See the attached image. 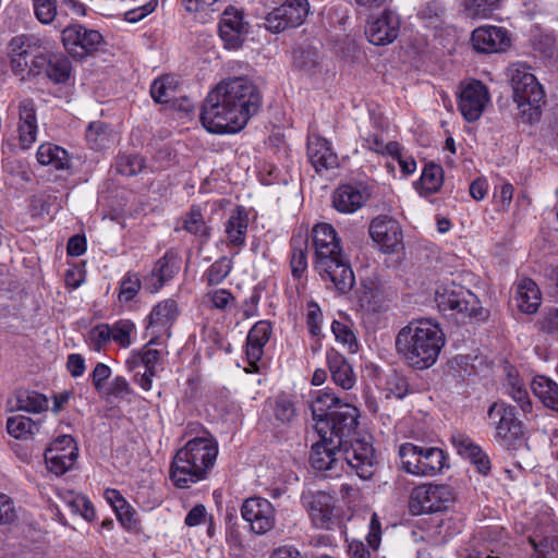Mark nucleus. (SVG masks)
Segmentation results:
<instances>
[{
	"label": "nucleus",
	"mask_w": 558,
	"mask_h": 558,
	"mask_svg": "<svg viewBox=\"0 0 558 558\" xmlns=\"http://www.w3.org/2000/svg\"><path fill=\"white\" fill-rule=\"evenodd\" d=\"M262 97L258 87L246 76L221 81L202 105L201 121L210 133L241 131L258 112Z\"/></svg>",
	"instance_id": "obj_1"
},
{
	"label": "nucleus",
	"mask_w": 558,
	"mask_h": 558,
	"mask_svg": "<svg viewBox=\"0 0 558 558\" xmlns=\"http://www.w3.org/2000/svg\"><path fill=\"white\" fill-rule=\"evenodd\" d=\"M343 461L362 480H369L377 464L373 445L366 440H356L345 449L338 447L330 437L312 445L310 463L314 470L336 476L342 471Z\"/></svg>",
	"instance_id": "obj_2"
},
{
	"label": "nucleus",
	"mask_w": 558,
	"mask_h": 558,
	"mask_svg": "<svg viewBox=\"0 0 558 558\" xmlns=\"http://www.w3.org/2000/svg\"><path fill=\"white\" fill-rule=\"evenodd\" d=\"M444 345L445 335L441 328L429 319L409 323L399 330L395 341L398 356L415 369L433 366Z\"/></svg>",
	"instance_id": "obj_3"
},
{
	"label": "nucleus",
	"mask_w": 558,
	"mask_h": 558,
	"mask_svg": "<svg viewBox=\"0 0 558 558\" xmlns=\"http://www.w3.org/2000/svg\"><path fill=\"white\" fill-rule=\"evenodd\" d=\"M313 243L316 256L315 269L323 281L330 282L341 294L348 293L354 287L355 277L349 260L342 253L335 228L326 222L315 225Z\"/></svg>",
	"instance_id": "obj_4"
},
{
	"label": "nucleus",
	"mask_w": 558,
	"mask_h": 558,
	"mask_svg": "<svg viewBox=\"0 0 558 558\" xmlns=\"http://www.w3.org/2000/svg\"><path fill=\"white\" fill-rule=\"evenodd\" d=\"M218 456V445L209 437H195L179 449L170 465V480L178 488L208 477Z\"/></svg>",
	"instance_id": "obj_5"
},
{
	"label": "nucleus",
	"mask_w": 558,
	"mask_h": 558,
	"mask_svg": "<svg viewBox=\"0 0 558 558\" xmlns=\"http://www.w3.org/2000/svg\"><path fill=\"white\" fill-rule=\"evenodd\" d=\"M508 76L513 89V100L520 109L522 119L529 123L538 120L541 104L545 98L542 85L523 63L512 64L508 69Z\"/></svg>",
	"instance_id": "obj_6"
},
{
	"label": "nucleus",
	"mask_w": 558,
	"mask_h": 558,
	"mask_svg": "<svg viewBox=\"0 0 558 558\" xmlns=\"http://www.w3.org/2000/svg\"><path fill=\"white\" fill-rule=\"evenodd\" d=\"M360 412L357 408L349 403H341L328 417L317 418L315 429L320 438L329 437L338 447L348 448L352 442L362 440L355 437L359 425Z\"/></svg>",
	"instance_id": "obj_7"
},
{
	"label": "nucleus",
	"mask_w": 558,
	"mask_h": 558,
	"mask_svg": "<svg viewBox=\"0 0 558 558\" xmlns=\"http://www.w3.org/2000/svg\"><path fill=\"white\" fill-rule=\"evenodd\" d=\"M435 301L438 308L456 320L483 319V307L477 296L469 289L451 282L436 291Z\"/></svg>",
	"instance_id": "obj_8"
},
{
	"label": "nucleus",
	"mask_w": 558,
	"mask_h": 558,
	"mask_svg": "<svg viewBox=\"0 0 558 558\" xmlns=\"http://www.w3.org/2000/svg\"><path fill=\"white\" fill-rule=\"evenodd\" d=\"M301 504L312 525L317 530L332 531L341 523L342 508L337 498L324 490H304Z\"/></svg>",
	"instance_id": "obj_9"
},
{
	"label": "nucleus",
	"mask_w": 558,
	"mask_h": 558,
	"mask_svg": "<svg viewBox=\"0 0 558 558\" xmlns=\"http://www.w3.org/2000/svg\"><path fill=\"white\" fill-rule=\"evenodd\" d=\"M488 416L496 424L495 438L507 450H515L523 441L524 428L515 414V409L504 402H494Z\"/></svg>",
	"instance_id": "obj_10"
},
{
	"label": "nucleus",
	"mask_w": 558,
	"mask_h": 558,
	"mask_svg": "<svg viewBox=\"0 0 558 558\" xmlns=\"http://www.w3.org/2000/svg\"><path fill=\"white\" fill-rule=\"evenodd\" d=\"M453 500V494L447 485H422L414 488L410 496L409 507L414 515L440 512Z\"/></svg>",
	"instance_id": "obj_11"
},
{
	"label": "nucleus",
	"mask_w": 558,
	"mask_h": 558,
	"mask_svg": "<svg viewBox=\"0 0 558 558\" xmlns=\"http://www.w3.org/2000/svg\"><path fill=\"white\" fill-rule=\"evenodd\" d=\"M62 43L73 58L82 60L98 50L104 37L98 31L73 24L62 31Z\"/></svg>",
	"instance_id": "obj_12"
},
{
	"label": "nucleus",
	"mask_w": 558,
	"mask_h": 558,
	"mask_svg": "<svg viewBox=\"0 0 558 558\" xmlns=\"http://www.w3.org/2000/svg\"><path fill=\"white\" fill-rule=\"evenodd\" d=\"M310 13L307 0H284L265 17V26L272 33H280L304 23Z\"/></svg>",
	"instance_id": "obj_13"
},
{
	"label": "nucleus",
	"mask_w": 558,
	"mask_h": 558,
	"mask_svg": "<svg viewBox=\"0 0 558 558\" xmlns=\"http://www.w3.org/2000/svg\"><path fill=\"white\" fill-rule=\"evenodd\" d=\"M241 515L250 530L258 535L271 531L276 524V509L266 498H246L241 506Z\"/></svg>",
	"instance_id": "obj_14"
},
{
	"label": "nucleus",
	"mask_w": 558,
	"mask_h": 558,
	"mask_svg": "<svg viewBox=\"0 0 558 558\" xmlns=\"http://www.w3.org/2000/svg\"><path fill=\"white\" fill-rule=\"evenodd\" d=\"M489 101L488 88L481 81H471L461 87L458 107L468 122L477 121Z\"/></svg>",
	"instance_id": "obj_15"
},
{
	"label": "nucleus",
	"mask_w": 558,
	"mask_h": 558,
	"mask_svg": "<svg viewBox=\"0 0 558 558\" xmlns=\"http://www.w3.org/2000/svg\"><path fill=\"white\" fill-rule=\"evenodd\" d=\"M368 232L384 253H395L402 245L400 223L389 216L375 217L369 223Z\"/></svg>",
	"instance_id": "obj_16"
},
{
	"label": "nucleus",
	"mask_w": 558,
	"mask_h": 558,
	"mask_svg": "<svg viewBox=\"0 0 558 558\" xmlns=\"http://www.w3.org/2000/svg\"><path fill=\"white\" fill-rule=\"evenodd\" d=\"M247 32V23L244 22L243 12L233 7L227 8L219 21V36L225 48L236 50L242 47Z\"/></svg>",
	"instance_id": "obj_17"
},
{
	"label": "nucleus",
	"mask_w": 558,
	"mask_h": 558,
	"mask_svg": "<svg viewBox=\"0 0 558 558\" xmlns=\"http://www.w3.org/2000/svg\"><path fill=\"white\" fill-rule=\"evenodd\" d=\"M179 316L178 304L173 299H167L155 305L148 316L147 330L151 338L149 343H157L158 339L170 337V329Z\"/></svg>",
	"instance_id": "obj_18"
},
{
	"label": "nucleus",
	"mask_w": 558,
	"mask_h": 558,
	"mask_svg": "<svg viewBox=\"0 0 558 558\" xmlns=\"http://www.w3.org/2000/svg\"><path fill=\"white\" fill-rule=\"evenodd\" d=\"M400 19L389 10L368 22L365 34L373 45L385 46L391 44L399 35Z\"/></svg>",
	"instance_id": "obj_19"
},
{
	"label": "nucleus",
	"mask_w": 558,
	"mask_h": 558,
	"mask_svg": "<svg viewBox=\"0 0 558 558\" xmlns=\"http://www.w3.org/2000/svg\"><path fill=\"white\" fill-rule=\"evenodd\" d=\"M471 41L475 51L494 53L506 50L510 46L507 29L498 26H481L473 31Z\"/></svg>",
	"instance_id": "obj_20"
},
{
	"label": "nucleus",
	"mask_w": 558,
	"mask_h": 558,
	"mask_svg": "<svg viewBox=\"0 0 558 558\" xmlns=\"http://www.w3.org/2000/svg\"><path fill=\"white\" fill-rule=\"evenodd\" d=\"M72 65L71 61L63 56H36L32 60L31 75L45 74L53 83L60 84L69 80Z\"/></svg>",
	"instance_id": "obj_21"
},
{
	"label": "nucleus",
	"mask_w": 558,
	"mask_h": 558,
	"mask_svg": "<svg viewBox=\"0 0 558 558\" xmlns=\"http://www.w3.org/2000/svg\"><path fill=\"white\" fill-rule=\"evenodd\" d=\"M368 197L364 187L341 184L332 193V207L341 214H353L366 204Z\"/></svg>",
	"instance_id": "obj_22"
},
{
	"label": "nucleus",
	"mask_w": 558,
	"mask_h": 558,
	"mask_svg": "<svg viewBox=\"0 0 558 558\" xmlns=\"http://www.w3.org/2000/svg\"><path fill=\"white\" fill-rule=\"evenodd\" d=\"M307 156L316 172L338 167V156L332 151L330 143L320 135H310L307 138Z\"/></svg>",
	"instance_id": "obj_23"
},
{
	"label": "nucleus",
	"mask_w": 558,
	"mask_h": 558,
	"mask_svg": "<svg viewBox=\"0 0 558 558\" xmlns=\"http://www.w3.org/2000/svg\"><path fill=\"white\" fill-rule=\"evenodd\" d=\"M178 256L167 252L154 265L149 276L145 278V288L150 293L158 292L179 270Z\"/></svg>",
	"instance_id": "obj_24"
},
{
	"label": "nucleus",
	"mask_w": 558,
	"mask_h": 558,
	"mask_svg": "<svg viewBox=\"0 0 558 558\" xmlns=\"http://www.w3.org/2000/svg\"><path fill=\"white\" fill-rule=\"evenodd\" d=\"M326 359L332 381L344 390L353 388L355 375L347 359L333 349L327 352Z\"/></svg>",
	"instance_id": "obj_25"
},
{
	"label": "nucleus",
	"mask_w": 558,
	"mask_h": 558,
	"mask_svg": "<svg viewBox=\"0 0 558 558\" xmlns=\"http://www.w3.org/2000/svg\"><path fill=\"white\" fill-rule=\"evenodd\" d=\"M272 328L269 322L259 320L248 331L246 342V355L251 365H255L264 353V347L268 342Z\"/></svg>",
	"instance_id": "obj_26"
},
{
	"label": "nucleus",
	"mask_w": 558,
	"mask_h": 558,
	"mask_svg": "<svg viewBox=\"0 0 558 558\" xmlns=\"http://www.w3.org/2000/svg\"><path fill=\"white\" fill-rule=\"evenodd\" d=\"M248 214L243 206H236L226 222L228 244L234 247L245 245Z\"/></svg>",
	"instance_id": "obj_27"
},
{
	"label": "nucleus",
	"mask_w": 558,
	"mask_h": 558,
	"mask_svg": "<svg viewBox=\"0 0 558 558\" xmlns=\"http://www.w3.org/2000/svg\"><path fill=\"white\" fill-rule=\"evenodd\" d=\"M447 465V457L440 448L423 447L420 452V462L416 469L418 476H434L440 473Z\"/></svg>",
	"instance_id": "obj_28"
},
{
	"label": "nucleus",
	"mask_w": 558,
	"mask_h": 558,
	"mask_svg": "<svg viewBox=\"0 0 558 558\" xmlns=\"http://www.w3.org/2000/svg\"><path fill=\"white\" fill-rule=\"evenodd\" d=\"M38 162L43 166H49L54 170H66L71 167V157L61 146L52 143L41 144L36 154Z\"/></svg>",
	"instance_id": "obj_29"
},
{
	"label": "nucleus",
	"mask_w": 558,
	"mask_h": 558,
	"mask_svg": "<svg viewBox=\"0 0 558 558\" xmlns=\"http://www.w3.org/2000/svg\"><path fill=\"white\" fill-rule=\"evenodd\" d=\"M515 299L521 312L533 314L541 304V291L532 279L524 278L518 284Z\"/></svg>",
	"instance_id": "obj_30"
},
{
	"label": "nucleus",
	"mask_w": 558,
	"mask_h": 558,
	"mask_svg": "<svg viewBox=\"0 0 558 558\" xmlns=\"http://www.w3.org/2000/svg\"><path fill=\"white\" fill-rule=\"evenodd\" d=\"M77 456V452H74L73 449L64 450L49 447L45 451V462L51 473L62 475L74 465Z\"/></svg>",
	"instance_id": "obj_31"
},
{
	"label": "nucleus",
	"mask_w": 558,
	"mask_h": 558,
	"mask_svg": "<svg viewBox=\"0 0 558 558\" xmlns=\"http://www.w3.org/2000/svg\"><path fill=\"white\" fill-rule=\"evenodd\" d=\"M531 388L543 404L558 412V385L546 376H535Z\"/></svg>",
	"instance_id": "obj_32"
},
{
	"label": "nucleus",
	"mask_w": 558,
	"mask_h": 558,
	"mask_svg": "<svg viewBox=\"0 0 558 558\" xmlns=\"http://www.w3.org/2000/svg\"><path fill=\"white\" fill-rule=\"evenodd\" d=\"M343 403L331 389L318 390L311 401V411L315 423L317 418L328 417L329 414Z\"/></svg>",
	"instance_id": "obj_33"
},
{
	"label": "nucleus",
	"mask_w": 558,
	"mask_h": 558,
	"mask_svg": "<svg viewBox=\"0 0 558 558\" xmlns=\"http://www.w3.org/2000/svg\"><path fill=\"white\" fill-rule=\"evenodd\" d=\"M274 417V425H288L296 416L293 401L287 395H279L269 401Z\"/></svg>",
	"instance_id": "obj_34"
},
{
	"label": "nucleus",
	"mask_w": 558,
	"mask_h": 558,
	"mask_svg": "<svg viewBox=\"0 0 558 558\" xmlns=\"http://www.w3.org/2000/svg\"><path fill=\"white\" fill-rule=\"evenodd\" d=\"M291 274L300 279L307 269V240L301 236L291 239Z\"/></svg>",
	"instance_id": "obj_35"
},
{
	"label": "nucleus",
	"mask_w": 558,
	"mask_h": 558,
	"mask_svg": "<svg viewBox=\"0 0 558 558\" xmlns=\"http://www.w3.org/2000/svg\"><path fill=\"white\" fill-rule=\"evenodd\" d=\"M39 47V39L34 35L26 34L14 36L8 46L10 56L23 58L32 57V60L37 56L35 54V51L38 50Z\"/></svg>",
	"instance_id": "obj_36"
},
{
	"label": "nucleus",
	"mask_w": 558,
	"mask_h": 558,
	"mask_svg": "<svg viewBox=\"0 0 558 558\" xmlns=\"http://www.w3.org/2000/svg\"><path fill=\"white\" fill-rule=\"evenodd\" d=\"M7 430L16 439H27L39 430V423L24 415H15L8 418Z\"/></svg>",
	"instance_id": "obj_37"
},
{
	"label": "nucleus",
	"mask_w": 558,
	"mask_h": 558,
	"mask_svg": "<svg viewBox=\"0 0 558 558\" xmlns=\"http://www.w3.org/2000/svg\"><path fill=\"white\" fill-rule=\"evenodd\" d=\"M183 229L198 236L203 242H207L210 236V228L205 223L201 208L196 205L192 206L186 214Z\"/></svg>",
	"instance_id": "obj_38"
},
{
	"label": "nucleus",
	"mask_w": 558,
	"mask_h": 558,
	"mask_svg": "<svg viewBox=\"0 0 558 558\" xmlns=\"http://www.w3.org/2000/svg\"><path fill=\"white\" fill-rule=\"evenodd\" d=\"M501 0H462L464 14L471 19H487L498 10Z\"/></svg>",
	"instance_id": "obj_39"
},
{
	"label": "nucleus",
	"mask_w": 558,
	"mask_h": 558,
	"mask_svg": "<svg viewBox=\"0 0 558 558\" xmlns=\"http://www.w3.org/2000/svg\"><path fill=\"white\" fill-rule=\"evenodd\" d=\"M444 183V170L440 166L428 163L420 178L421 193L425 195L438 192Z\"/></svg>",
	"instance_id": "obj_40"
},
{
	"label": "nucleus",
	"mask_w": 558,
	"mask_h": 558,
	"mask_svg": "<svg viewBox=\"0 0 558 558\" xmlns=\"http://www.w3.org/2000/svg\"><path fill=\"white\" fill-rule=\"evenodd\" d=\"M177 82L173 76L163 75L156 78L150 86L151 98L157 104H167L174 98L177 93Z\"/></svg>",
	"instance_id": "obj_41"
},
{
	"label": "nucleus",
	"mask_w": 558,
	"mask_h": 558,
	"mask_svg": "<svg viewBox=\"0 0 558 558\" xmlns=\"http://www.w3.org/2000/svg\"><path fill=\"white\" fill-rule=\"evenodd\" d=\"M16 408L29 413H40L48 409V399L36 391H19L16 395Z\"/></svg>",
	"instance_id": "obj_42"
},
{
	"label": "nucleus",
	"mask_w": 558,
	"mask_h": 558,
	"mask_svg": "<svg viewBox=\"0 0 558 558\" xmlns=\"http://www.w3.org/2000/svg\"><path fill=\"white\" fill-rule=\"evenodd\" d=\"M293 65L301 72L313 74L319 65V53L315 48L299 47L293 51Z\"/></svg>",
	"instance_id": "obj_43"
},
{
	"label": "nucleus",
	"mask_w": 558,
	"mask_h": 558,
	"mask_svg": "<svg viewBox=\"0 0 558 558\" xmlns=\"http://www.w3.org/2000/svg\"><path fill=\"white\" fill-rule=\"evenodd\" d=\"M150 344L151 343L148 342V344H146L141 351L132 355L129 362L132 368L144 366L145 371L158 373L161 352L159 350L149 348Z\"/></svg>",
	"instance_id": "obj_44"
},
{
	"label": "nucleus",
	"mask_w": 558,
	"mask_h": 558,
	"mask_svg": "<svg viewBox=\"0 0 558 558\" xmlns=\"http://www.w3.org/2000/svg\"><path fill=\"white\" fill-rule=\"evenodd\" d=\"M232 269V260L226 256L214 262L204 274V280L209 286L221 283Z\"/></svg>",
	"instance_id": "obj_45"
},
{
	"label": "nucleus",
	"mask_w": 558,
	"mask_h": 558,
	"mask_svg": "<svg viewBox=\"0 0 558 558\" xmlns=\"http://www.w3.org/2000/svg\"><path fill=\"white\" fill-rule=\"evenodd\" d=\"M142 288V280L136 272L128 271L120 281L118 300L128 303L132 301Z\"/></svg>",
	"instance_id": "obj_46"
},
{
	"label": "nucleus",
	"mask_w": 558,
	"mask_h": 558,
	"mask_svg": "<svg viewBox=\"0 0 558 558\" xmlns=\"http://www.w3.org/2000/svg\"><path fill=\"white\" fill-rule=\"evenodd\" d=\"M420 452H422V446H416L411 442H405L400 446L399 456L402 469L407 473L416 475V469L420 462Z\"/></svg>",
	"instance_id": "obj_47"
},
{
	"label": "nucleus",
	"mask_w": 558,
	"mask_h": 558,
	"mask_svg": "<svg viewBox=\"0 0 558 558\" xmlns=\"http://www.w3.org/2000/svg\"><path fill=\"white\" fill-rule=\"evenodd\" d=\"M85 136L90 148L98 150L105 146L109 138V128L102 121L90 122L87 126Z\"/></svg>",
	"instance_id": "obj_48"
},
{
	"label": "nucleus",
	"mask_w": 558,
	"mask_h": 558,
	"mask_svg": "<svg viewBox=\"0 0 558 558\" xmlns=\"http://www.w3.org/2000/svg\"><path fill=\"white\" fill-rule=\"evenodd\" d=\"M143 168L144 159L138 155H120L117 159V171L122 175H136Z\"/></svg>",
	"instance_id": "obj_49"
},
{
	"label": "nucleus",
	"mask_w": 558,
	"mask_h": 558,
	"mask_svg": "<svg viewBox=\"0 0 558 558\" xmlns=\"http://www.w3.org/2000/svg\"><path fill=\"white\" fill-rule=\"evenodd\" d=\"M451 442L456 448L457 452L465 459L475 457L480 452L481 447L476 445L473 439L462 433H454L451 436Z\"/></svg>",
	"instance_id": "obj_50"
},
{
	"label": "nucleus",
	"mask_w": 558,
	"mask_h": 558,
	"mask_svg": "<svg viewBox=\"0 0 558 558\" xmlns=\"http://www.w3.org/2000/svg\"><path fill=\"white\" fill-rule=\"evenodd\" d=\"M134 324L128 319H121L110 327L111 339L119 343L122 348L131 345V333L134 330Z\"/></svg>",
	"instance_id": "obj_51"
},
{
	"label": "nucleus",
	"mask_w": 558,
	"mask_h": 558,
	"mask_svg": "<svg viewBox=\"0 0 558 558\" xmlns=\"http://www.w3.org/2000/svg\"><path fill=\"white\" fill-rule=\"evenodd\" d=\"M331 330L337 341L348 345L351 352L356 351L357 341L355 335L347 323L333 320L331 324Z\"/></svg>",
	"instance_id": "obj_52"
},
{
	"label": "nucleus",
	"mask_w": 558,
	"mask_h": 558,
	"mask_svg": "<svg viewBox=\"0 0 558 558\" xmlns=\"http://www.w3.org/2000/svg\"><path fill=\"white\" fill-rule=\"evenodd\" d=\"M111 333L110 326L107 324H100L92 328L88 332L90 348L99 352L111 340Z\"/></svg>",
	"instance_id": "obj_53"
},
{
	"label": "nucleus",
	"mask_w": 558,
	"mask_h": 558,
	"mask_svg": "<svg viewBox=\"0 0 558 558\" xmlns=\"http://www.w3.org/2000/svg\"><path fill=\"white\" fill-rule=\"evenodd\" d=\"M37 20L43 24H50L57 15L56 0H33Z\"/></svg>",
	"instance_id": "obj_54"
},
{
	"label": "nucleus",
	"mask_w": 558,
	"mask_h": 558,
	"mask_svg": "<svg viewBox=\"0 0 558 558\" xmlns=\"http://www.w3.org/2000/svg\"><path fill=\"white\" fill-rule=\"evenodd\" d=\"M531 45L545 58H553L556 52V41L551 35L537 33L533 35Z\"/></svg>",
	"instance_id": "obj_55"
},
{
	"label": "nucleus",
	"mask_w": 558,
	"mask_h": 558,
	"mask_svg": "<svg viewBox=\"0 0 558 558\" xmlns=\"http://www.w3.org/2000/svg\"><path fill=\"white\" fill-rule=\"evenodd\" d=\"M387 386L388 390L398 399H403L407 395L415 391L409 384L408 378L399 373L389 377Z\"/></svg>",
	"instance_id": "obj_56"
},
{
	"label": "nucleus",
	"mask_w": 558,
	"mask_h": 558,
	"mask_svg": "<svg viewBox=\"0 0 558 558\" xmlns=\"http://www.w3.org/2000/svg\"><path fill=\"white\" fill-rule=\"evenodd\" d=\"M16 519L17 513L12 498L0 493V525L11 524Z\"/></svg>",
	"instance_id": "obj_57"
},
{
	"label": "nucleus",
	"mask_w": 558,
	"mask_h": 558,
	"mask_svg": "<svg viewBox=\"0 0 558 558\" xmlns=\"http://www.w3.org/2000/svg\"><path fill=\"white\" fill-rule=\"evenodd\" d=\"M19 124H37L34 100L24 98L19 102Z\"/></svg>",
	"instance_id": "obj_58"
},
{
	"label": "nucleus",
	"mask_w": 558,
	"mask_h": 558,
	"mask_svg": "<svg viewBox=\"0 0 558 558\" xmlns=\"http://www.w3.org/2000/svg\"><path fill=\"white\" fill-rule=\"evenodd\" d=\"M322 319H323V313H322V310L318 306V304L313 301L310 302L307 304L306 323H307L308 330L313 336H318L320 333Z\"/></svg>",
	"instance_id": "obj_59"
},
{
	"label": "nucleus",
	"mask_w": 558,
	"mask_h": 558,
	"mask_svg": "<svg viewBox=\"0 0 558 558\" xmlns=\"http://www.w3.org/2000/svg\"><path fill=\"white\" fill-rule=\"evenodd\" d=\"M157 4L158 0H149L142 7L126 11L124 14V20L130 23H137L150 13H153L156 10Z\"/></svg>",
	"instance_id": "obj_60"
},
{
	"label": "nucleus",
	"mask_w": 558,
	"mask_h": 558,
	"mask_svg": "<svg viewBox=\"0 0 558 558\" xmlns=\"http://www.w3.org/2000/svg\"><path fill=\"white\" fill-rule=\"evenodd\" d=\"M206 298L211 306L218 310H226L229 303L234 300L233 295L226 289L209 292Z\"/></svg>",
	"instance_id": "obj_61"
},
{
	"label": "nucleus",
	"mask_w": 558,
	"mask_h": 558,
	"mask_svg": "<svg viewBox=\"0 0 558 558\" xmlns=\"http://www.w3.org/2000/svg\"><path fill=\"white\" fill-rule=\"evenodd\" d=\"M111 369L104 363H97L94 367L90 377L92 383L97 391H101L105 387L106 380L110 377Z\"/></svg>",
	"instance_id": "obj_62"
},
{
	"label": "nucleus",
	"mask_w": 558,
	"mask_h": 558,
	"mask_svg": "<svg viewBox=\"0 0 558 558\" xmlns=\"http://www.w3.org/2000/svg\"><path fill=\"white\" fill-rule=\"evenodd\" d=\"M133 393V390L128 380L122 376H117L112 379L109 387V395L117 399H122Z\"/></svg>",
	"instance_id": "obj_63"
},
{
	"label": "nucleus",
	"mask_w": 558,
	"mask_h": 558,
	"mask_svg": "<svg viewBox=\"0 0 558 558\" xmlns=\"http://www.w3.org/2000/svg\"><path fill=\"white\" fill-rule=\"evenodd\" d=\"M380 537H381L380 521L378 519V515L376 513H373L371 521H369V532L366 536L368 546L372 547L374 550H377V548L379 547V544H380Z\"/></svg>",
	"instance_id": "obj_64"
}]
</instances>
